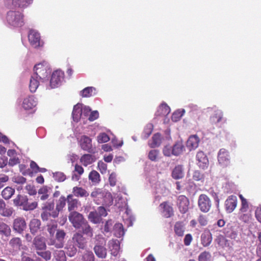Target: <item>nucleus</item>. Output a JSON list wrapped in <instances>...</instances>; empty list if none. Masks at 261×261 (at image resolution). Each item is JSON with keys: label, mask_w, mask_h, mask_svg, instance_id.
I'll return each instance as SVG.
<instances>
[{"label": "nucleus", "mask_w": 261, "mask_h": 261, "mask_svg": "<svg viewBox=\"0 0 261 261\" xmlns=\"http://www.w3.org/2000/svg\"><path fill=\"white\" fill-rule=\"evenodd\" d=\"M33 71V75L38 78L42 83H44L48 80L51 73L50 66L45 62L35 65Z\"/></svg>", "instance_id": "1"}, {"label": "nucleus", "mask_w": 261, "mask_h": 261, "mask_svg": "<svg viewBox=\"0 0 261 261\" xmlns=\"http://www.w3.org/2000/svg\"><path fill=\"white\" fill-rule=\"evenodd\" d=\"M28 197L24 195L18 194L13 200L15 206L19 207L25 211H30L35 210L38 206V202L34 201L29 202Z\"/></svg>", "instance_id": "2"}, {"label": "nucleus", "mask_w": 261, "mask_h": 261, "mask_svg": "<svg viewBox=\"0 0 261 261\" xmlns=\"http://www.w3.org/2000/svg\"><path fill=\"white\" fill-rule=\"evenodd\" d=\"M8 25L16 28L21 27L24 24L23 15L18 11H9L6 16Z\"/></svg>", "instance_id": "3"}, {"label": "nucleus", "mask_w": 261, "mask_h": 261, "mask_svg": "<svg viewBox=\"0 0 261 261\" xmlns=\"http://www.w3.org/2000/svg\"><path fill=\"white\" fill-rule=\"evenodd\" d=\"M90 111L89 107L80 103L76 104L74 106L72 113L73 121L78 122L82 119L84 122V119L87 118Z\"/></svg>", "instance_id": "4"}, {"label": "nucleus", "mask_w": 261, "mask_h": 261, "mask_svg": "<svg viewBox=\"0 0 261 261\" xmlns=\"http://www.w3.org/2000/svg\"><path fill=\"white\" fill-rule=\"evenodd\" d=\"M64 77V72L61 70L55 71L51 75L49 84L46 85V89L56 88L61 85Z\"/></svg>", "instance_id": "5"}, {"label": "nucleus", "mask_w": 261, "mask_h": 261, "mask_svg": "<svg viewBox=\"0 0 261 261\" xmlns=\"http://www.w3.org/2000/svg\"><path fill=\"white\" fill-rule=\"evenodd\" d=\"M96 242L94 247V251L99 258H105L107 256V250L104 247L105 240L101 236H96L95 238Z\"/></svg>", "instance_id": "6"}, {"label": "nucleus", "mask_w": 261, "mask_h": 261, "mask_svg": "<svg viewBox=\"0 0 261 261\" xmlns=\"http://www.w3.org/2000/svg\"><path fill=\"white\" fill-rule=\"evenodd\" d=\"M116 189H111V190L114 195L113 199L115 200V204L119 207L122 206L123 204L124 205H126V202L125 199H123L122 197L121 194L123 193L126 194L125 193V189L123 186L117 185L116 186Z\"/></svg>", "instance_id": "7"}, {"label": "nucleus", "mask_w": 261, "mask_h": 261, "mask_svg": "<svg viewBox=\"0 0 261 261\" xmlns=\"http://www.w3.org/2000/svg\"><path fill=\"white\" fill-rule=\"evenodd\" d=\"M65 236L66 233L64 230L58 229L55 238H51L48 243V245L54 246L57 248H62L64 245Z\"/></svg>", "instance_id": "8"}, {"label": "nucleus", "mask_w": 261, "mask_h": 261, "mask_svg": "<svg viewBox=\"0 0 261 261\" xmlns=\"http://www.w3.org/2000/svg\"><path fill=\"white\" fill-rule=\"evenodd\" d=\"M69 221L76 229H80L81 226L87 221L80 213L77 212H71L69 216Z\"/></svg>", "instance_id": "9"}, {"label": "nucleus", "mask_w": 261, "mask_h": 261, "mask_svg": "<svg viewBox=\"0 0 261 261\" xmlns=\"http://www.w3.org/2000/svg\"><path fill=\"white\" fill-rule=\"evenodd\" d=\"M28 39L31 45L34 48H37L43 45V42L41 40L40 34L35 30L30 31L28 34Z\"/></svg>", "instance_id": "10"}, {"label": "nucleus", "mask_w": 261, "mask_h": 261, "mask_svg": "<svg viewBox=\"0 0 261 261\" xmlns=\"http://www.w3.org/2000/svg\"><path fill=\"white\" fill-rule=\"evenodd\" d=\"M217 158L218 163L221 167H227L230 163L229 153L228 151L224 148H221L219 150L218 153Z\"/></svg>", "instance_id": "11"}, {"label": "nucleus", "mask_w": 261, "mask_h": 261, "mask_svg": "<svg viewBox=\"0 0 261 261\" xmlns=\"http://www.w3.org/2000/svg\"><path fill=\"white\" fill-rule=\"evenodd\" d=\"M198 204L200 210L204 213L209 211L212 205L210 199L205 194L199 196Z\"/></svg>", "instance_id": "12"}, {"label": "nucleus", "mask_w": 261, "mask_h": 261, "mask_svg": "<svg viewBox=\"0 0 261 261\" xmlns=\"http://www.w3.org/2000/svg\"><path fill=\"white\" fill-rule=\"evenodd\" d=\"M79 144L83 150L89 153L94 152L92 147V139L89 137L85 135L82 136L79 141Z\"/></svg>", "instance_id": "13"}, {"label": "nucleus", "mask_w": 261, "mask_h": 261, "mask_svg": "<svg viewBox=\"0 0 261 261\" xmlns=\"http://www.w3.org/2000/svg\"><path fill=\"white\" fill-rule=\"evenodd\" d=\"M72 241L73 244L80 249H84L87 246V240L86 238L79 232H76L73 234Z\"/></svg>", "instance_id": "14"}, {"label": "nucleus", "mask_w": 261, "mask_h": 261, "mask_svg": "<svg viewBox=\"0 0 261 261\" xmlns=\"http://www.w3.org/2000/svg\"><path fill=\"white\" fill-rule=\"evenodd\" d=\"M197 164L199 168L206 169L208 168L209 162L207 157L203 151H198L196 154Z\"/></svg>", "instance_id": "15"}, {"label": "nucleus", "mask_w": 261, "mask_h": 261, "mask_svg": "<svg viewBox=\"0 0 261 261\" xmlns=\"http://www.w3.org/2000/svg\"><path fill=\"white\" fill-rule=\"evenodd\" d=\"M27 228V224L23 218L18 217L14 220L13 228L16 232L21 233Z\"/></svg>", "instance_id": "16"}, {"label": "nucleus", "mask_w": 261, "mask_h": 261, "mask_svg": "<svg viewBox=\"0 0 261 261\" xmlns=\"http://www.w3.org/2000/svg\"><path fill=\"white\" fill-rule=\"evenodd\" d=\"M154 188L155 189L156 194H160L162 196H165L169 194V190L166 187V182L165 181H158L155 187H154ZM160 196L159 195H158L155 196V198L157 199Z\"/></svg>", "instance_id": "17"}, {"label": "nucleus", "mask_w": 261, "mask_h": 261, "mask_svg": "<svg viewBox=\"0 0 261 261\" xmlns=\"http://www.w3.org/2000/svg\"><path fill=\"white\" fill-rule=\"evenodd\" d=\"M177 204L179 211L185 214L189 209V201L188 199L184 195H180L177 199Z\"/></svg>", "instance_id": "18"}, {"label": "nucleus", "mask_w": 261, "mask_h": 261, "mask_svg": "<svg viewBox=\"0 0 261 261\" xmlns=\"http://www.w3.org/2000/svg\"><path fill=\"white\" fill-rule=\"evenodd\" d=\"M108 247L112 255L116 256L119 253L120 247V242L118 240H110L108 243Z\"/></svg>", "instance_id": "19"}, {"label": "nucleus", "mask_w": 261, "mask_h": 261, "mask_svg": "<svg viewBox=\"0 0 261 261\" xmlns=\"http://www.w3.org/2000/svg\"><path fill=\"white\" fill-rule=\"evenodd\" d=\"M237 205V198L234 195L229 196L225 202V209L227 213L232 212Z\"/></svg>", "instance_id": "20"}, {"label": "nucleus", "mask_w": 261, "mask_h": 261, "mask_svg": "<svg viewBox=\"0 0 261 261\" xmlns=\"http://www.w3.org/2000/svg\"><path fill=\"white\" fill-rule=\"evenodd\" d=\"M37 105V99L34 96H28L23 99L22 106L25 110L32 109Z\"/></svg>", "instance_id": "21"}, {"label": "nucleus", "mask_w": 261, "mask_h": 261, "mask_svg": "<svg viewBox=\"0 0 261 261\" xmlns=\"http://www.w3.org/2000/svg\"><path fill=\"white\" fill-rule=\"evenodd\" d=\"M159 207L163 216L169 218L173 214V208L168 202H163L160 205Z\"/></svg>", "instance_id": "22"}, {"label": "nucleus", "mask_w": 261, "mask_h": 261, "mask_svg": "<svg viewBox=\"0 0 261 261\" xmlns=\"http://www.w3.org/2000/svg\"><path fill=\"white\" fill-rule=\"evenodd\" d=\"M105 190L101 189H95L91 193V197L93 200L98 204H102L103 199Z\"/></svg>", "instance_id": "23"}, {"label": "nucleus", "mask_w": 261, "mask_h": 261, "mask_svg": "<svg viewBox=\"0 0 261 261\" xmlns=\"http://www.w3.org/2000/svg\"><path fill=\"white\" fill-rule=\"evenodd\" d=\"M199 139L197 135L191 136L187 142V146L190 150L195 149L198 146Z\"/></svg>", "instance_id": "24"}, {"label": "nucleus", "mask_w": 261, "mask_h": 261, "mask_svg": "<svg viewBox=\"0 0 261 261\" xmlns=\"http://www.w3.org/2000/svg\"><path fill=\"white\" fill-rule=\"evenodd\" d=\"M33 244L37 250H43L46 247L44 238L43 237L36 236L33 240Z\"/></svg>", "instance_id": "25"}, {"label": "nucleus", "mask_w": 261, "mask_h": 261, "mask_svg": "<svg viewBox=\"0 0 261 261\" xmlns=\"http://www.w3.org/2000/svg\"><path fill=\"white\" fill-rule=\"evenodd\" d=\"M9 245L14 250H25L26 246H23L22 242L19 238L15 237L10 240L9 243Z\"/></svg>", "instance_id": "26"}, {"label": "nucleus", "mask_w": 261, "mask_h": 261, "mask_svg": "<svg viewBox=\"0 0 261 261\" xmlns=\"http://www.w3.org/2000/svg\"><path fill=\"white\" fill-rule=\"evenodd\" d=\"M51 192V189L47 186H43L41 188L38 192V194L40 195V198L41 200H45L48 197Z\"/></svg>", "instance_id": "27"}, {"label": "nucleus", "mask_w": 261, "mask_h": 261, "mask_svg": "<svg viewBox=\"0 0 261 261\" xmlns=\"http://www.w3.org/2000/svg\"><path fill=\"white\" fill-rule=\"evenodd\" d=\"M184 176V168L182 165H177L173 169L172 177L175 179L181 178Z\"/></svg>", "instance_id": "28"}, {"label": "nucleus", "mask_w": 261, "mask_h": 261, "mask_svg": "<svg viewBox=\"0 0 261 261\" xmlns=\"http://www.w3.org/2000/svg\"><path fill=\"white\" fill-rule=\"evenodd\" d=\"M41 222L39 219H33L30 222L29 227L30 232L33 234H36L40 229Z\"/></svg>", "instance_id": "29"}, {"label": "nucleus", "mask_w": 261, "mask_h": 261, "mask_svg": "<svg viewBox=\"0 0 261 261\" xmlns=\"http://www.w3.org/2000/svg\"><path fill=\"white\" fill-rule=\"evenodd\" d=\"M212 241V236L209 231H205L201 236V244L204 247H207L210 245Z\"/></svg>", "instance_id": "30"}, {"label": "nucleus", "mask_w": 261, "mask_h": 261, "mask_svg": "<svg viewBox=\"0 0 261 261\" xmlns=\"http://www.w3.org/2000/svg\"><path fill=\"white\" fill-rule=\"evenodd\" d=\"M40 83L42 82L32 74L30 80V91L32 93L35 92L39 86Z\"/></svg>", "instance_id": "31"}, {"label": "nucleus", "mask_w": 261, "mask_h": 261, "mask_svg": "<svg viewBox=\"0 0 261 261\" xmlns=\"http://www.w3.org/2000/svg\"><path fill=\"white\" fill-rule=\"evenodd\" d=\"M185 149L181 141L176 142L172 146V155L178 156L182 153Z\"/></svg>", "instance_id": "32"}, {"label": "nucleus", "mask_w": 261, "mask_h": 261, "mask_svg": "<svg viewBox=\"0 0 261 261\" xmlns=\"http://www.w3.org/2000/svg\"><path fill=\"white\" fill-rule=\"evenodd\" d=\"M114 235L117 238H121L124 235L125 232L122 224L115 223L113 226Z\"/></svg>", "instance_id": "33"}, {"label": "nucleus", "mask_w": 261, "mask_h": 261, "mask_svg": "<svg viewBox=\"0 0 261 261\" xmlns=\"http://www.w3.org/2000/svg\"><path fill=\"white\" fill-rule=\"evenodd\" d=\"M67 201L68 203V208L69 211H71L77 207L79 205V200L73 198L72 195H69L67 197Z\"/></svg>", "instance_id": "34"}, {"label": "nucleus", "mask_w": 261, "mask_h": 261, "mask_svg": "<svg viewBox=\"0 0 261 261\" xmlns=\"http://www.w3.org/2000/svg\"><path fill=\"white\" fill-rule=\"evenodd\" d=\"M80 229H82L83 234H85L87 237L92 238L93 237V228L87 221L81 226Z\"/></svg>", "instance_id": "35"}, {"label": "nucleus", "mask_w": 261, "mask_h": 261, "mask_svg": "<svg viewBox=\"0 0 261 261\" xmlns=\"http://www.w3.org/2000/svg\"><path fill=\"white\" fill-rule=\"evenodd\" d=\"M96 93V89L93 87H88L80 92V95L84 97H91Z\"/></svg>", "instance_id": "36"}, {"label": "nucleus", "mask_w": 261, "mask_h": 261, "mask_svg": "<svg viewBox=\"0 0 261 261\" xmlns=\"http://www.w3.org/2000/svg\"><path fill=\"white\" fill-rule=\"evenodd\" d=\"M84 173L83 168L79 165H75L74 170L72 172V179L74 181H77L80 179V176Z\"/></svg>", "instance_id": "37"}, {"label": "nucleus", "mask_w": 261, "mask_h": 261, "mask_svg": "<svg viewBox=\"0 0 261 261\" xmlns=\"http://www.w3.org/2000/svg\"><path fill=\"white\" fill-rule=\"evenodd\" d=\"M170 112V107L166 103L163 102L159 107L156 112V115L166 116Z\"/></svg>", "instance_id": "38"}, {"label": "nucleus", "mask_w": 261, "mask_h": 261, "mask_svg": "<svg viewBox=\"0 0 261 261\" xmlns=\"http://www.w3.org/2000/svg\"><path fill=\"white\" fill-rule=\"evenodd\" d=\"M88 178L94 185H98L100 181V175L95 170H92L90 172L89 174Z\"/></svg>", "instance_id": "39"}, {"label": "nucleus", "mask_w": 261, "mask_h": 261, "mask_svg": "<svg viewBox=\"0 0 261 261\" xmlns=\"http://www.w3.org/2000/svg\"><path fill=\"white\" fill-rule=\"evenodd\" d=\"M226 237L231 239L237 240L238 236V228L231 226L226 230Z\"/></svg>", "instance_id": "40"}, {"label": "nucleus", "mask_w": 261, "mask_h": 261, "mask_svg": "<svg viewBox=\"0 0 261 261\" xmlns=\"http://www.w3.org/2000/svg\"><path fill=\"white\" fill-rule=\"evenodd\" d=\"M95 161L94 156L90 154H85L83 155L80 161L81 163L85 166H87L91 164Z\"/></svg>", "instance_id": "41"}, {"label": "nucleus", "mask_w": 261, "mask_h": 261, "mask_svg": "<svg viewBox=\"0 0 261 261\" xmlns=\"http://www.w3.org/2000/svg\"><path fill=\"white\" fill-rule=\"evenodd\" d=\"M103 195L104 196L102 204L105 205L106 206L111 205L113 204L114 201L112 194L110 192L105 190Z\"/></svg>", "instance_id": "42"}, {"label": "nucleus", "mask_w": 261, "mask_h": 261, "mask_svg": "<svg viewBox=\"0 0 261 261\" xmlns=\"http://www.w3.org/2000/svg\"><path fill=\"white\" fill-rule=\"evenodd\" d=\"M73 193L76 197H86L88 196V192L81 187H75L73 188Z\"/></svg>", "instance_id": "43"}, {"label": "nucleus", "mask_w": 261, "mask_h": 261, "mask_svg": "<svg viewBox=\"0 0 261 261\" xmlns=\"http://www.w3.org/2000/svg\"><path fill=\"white\" fill-rule=\"evenodd\" d=\"M14 193V189L10 187H7L2 191V196L5 199L8 200L11 198Z\"/></svg>", "instance_id": "44"}, {"label": "nucleus", "mask_w": 261, "mask_h": 261, "mask_svg": "<svg viewBox=\"0 0 261 261\" xmlns=\"http://www.w3.org/2000/svg\"><path fill=\"white\" fill-rule=\"evenodd\" d=\"M11 229L9 225L3 222H0V234L8 237L11 234Z\"/></svg>", "instance_id": "45"}, {"label": "nucleus", "mask_w": 261, "mask_h": 261, "mask_svg": "<svg viewBox=\"0 0 261 261\" xmlns=\"http://www.w3.org/2000/svg\"><path fill=\"white\" fill-rule=\"evenodd\" d=\"M57 212H55L53 211L51 212H48L46 211H43V212L41 214V218L42 220L44 221H47L50 217H51L54 218H57L58 217Z\"/></svg>", "instance_id": "46"}, {"label": "nucleus", "mask_w": 261, "mask_h": 261, "mask_svg": "<svg viewBox=\"0 0 261 261\" xmlns=\"http://www.w3.org/2000/svg\"><path fill=\"white\" fill-rule=\"evenodd\" d=\"M88 219L94 224H98L101 220V217L98 215L95 211L90 212L88 215Z\"/></svg>", "instance_id": "47"}, {"label": "nucleus", "mask_w": 261, "mask_h": 261, "mask_svg": "<svg viewBox=\"0 0 261 261\" xmlns=\"http://www.w3.org/2000/svg\"><path fill=\"white\" fill-rule=\"evenodd\" d=\"M66 199L64 196H61L56 203V207L55 212H57L58 216L59 213L63 210L66 204Z\"/></svg>", "instance_id": "48"}, {"label": "nucleus", "mask_w": 261, "mask_h": 261, "mask_svg": "<svg viewBox=\"0 0 261 261\" xmlns=\"http://www.w3.org/2000/svg\"><path fill=\"white\" fill-rule=\"evenodd\" d=\"M152 143L150 145L151 147L154 148L160 146L162 142V137L160 134L156 133L154 134L152 138Z\"/></svg>", "instance_id": "49"}, {"label": "nucleus", "mask_w": 261, "mask_h": 261, "mask_svg": "<svg viewBox=\"0 0 261 261\" xmlns=\"http://www.w3.org/2000/svg\"><path fill=\"white\" fill-rule=\"evenodd\" d=\"M252 218L251 212H240L239 218L240 220L245 223H248Z\"/></svg>", "instance_id": "50"}, {"label": "nucleus", "mask_w": 261, "mask_h": 261, "mask_svg": "<svg viewBox=\"0 0 261 261\" xmlns=\"http://www.w3.org/2000/svg\"><path fill=\"white\" fill-rule=\"evenodd\" d=\"M174 231L178 236H182L185 231L184 225L181 222H176L174 225Z\"/></svg>", "instance_id": "51"}, {"label": "nucleus", "mask_w": 261, "mask_h": 261, "mask_svg": "<svg viewBox=\"0 0 261 261\" xmlns=\"http://www.w3.org/2000/svg\"><path fill=\"white\" fill-rule=\"evenodd\" d=\"M54 255L57 261H66V256L63 250L55 251L54 253Z\"/></svg>", "instance_id": "52"}, {"label": "nucleus", "mask_w": 261, "mask_h": 261, "mask_svg": "<svg viewBox=\"0 0 261 261\" xmlns=\"http://www.w3.org/2000/svg\"><path fill=\"white\" fill-rule=\"evenodd\" d=\"M185 113L184 109H178L174 112L171 117V119L174 122H177L180 119Z\"/></svg>", "instance_id": "53"}, {"label": "nucleus", "mask_w": 261, "mask_h": 261, "mask_svg": "<svg viewBox=\"0 0 261 261\" xmlns=\"http://www.w3.org/2000/svg\"><path fill=\"white\" fill-rule=\"evenodd\" d=\"M223 117V113L221 111L217 110L215 112L214 115L211 117V120L213 123H218L221 121Z\"/></svg>", "instance_id": "54"}, {"label": "nucleus", "mask_w": 261, "mask_h": 261, "mask_svg": "<svg viewBox=\"0 0 261 261\" xmlns=\"http://www.w3.org/2000/svg\"><path fill=\"white\" fill-rule=\"evenodd\" d=\"M76 247L73 244V245H68L66 247V253L67 255L70 257L74 256L77 252Z\"/></svg>", "instance_id": "55"}, {"label": "nucleus", "mask_w": 261, "mask_h": 261, "mask_svg": "<svg viewBox=\"0 0 261 261\" xmlns=\"http://www.w3.org/2000/svg\"><path fill=\"white\" fill-rule=\"evenodd\" d=\"M55 207V204L54 202L53 201H49V202H46L44 203L43 204V206L42 207V211H46L48 212H51L53 211H55L54 210Z\"/></svg>", "instance_id": "56"}, {"label": "nucleus", "mask_w": 261, "mask_h": 261, "mask_svg": "<svg viewBox=\"0 0 261 261\" xmlns=\"http://www.w3.org/2000/svg\"><path fill=\"white\" fill-rule=\"evenodd\" d=\"M82 261H94V256L92 252L86 251L83 255Z\"/></svg>", "instance_id": "57"}, {"label": "nucleus", "mask_w": 261, "mask_h": 261, "mask_svg": "<svg viewBox=\"0 0 261 261\" xmlns=\"http://www.w3.org/2000/svg\"><path fill=\"white\" fill-rule=\"evenodd\" d=\"M110 139L109 136L105 133H100L97 137V141L99 143L107 142Z\"/></svg>", "instance_id": "58"}, {"label": "nucleus", "mask_w": 261, "mask_h": 261, "mask_svg": "<svg viewBox=\"0 0 261 261\" xmlns=\"http://www.w3.org/2000/svg\"><path fill=\"white\" fill-rule=\"evenodd\" d=\"M114 224V221L111 220H108L105 223L103 227V232L106 234L108 232H111L112 231V227Z\"/></svg>", "instance_id": "59"}, {"label": "nucleus", "mask_w": 261, "mask_h": 261, "mask_svg": "<svg viewBox=\"0 0 261 261\" xmlns=\"http://www.w3.org/2000/svg\"><path fill=\"white\" fill-rule=\"evenodd\" d=\"M4 2L6 7L8 8H14L18 7V2L19 0H0Z\"/></svg>", "instance_id": "60"}, {"label": "nucleus", "mask_w": 261, "mask_h": 261, "mask_svg": "<svg viewBox=\"0 0 261 261\" xmlns=\"http://www.w3.org/2000/svg\"><path fill=\"white\" fill-rule=\"evenodd\" d=\"M53 177L55 180L59 182H62L64 181L66 178V175L61 172H56L54 173Z\"/></svg>", "instance_id": "61"}, {"label": "nucleus", "mask_w": 261, "mask_h": 261, "mask_svg": "<svg viewBox=\"0 0 261 261\" xmlns=\"http://www.w3.org/2000/svg\"><path fill=\"white\" fill-rule=\"evenodd\" d=\"M14 212V210L11 207H5V208L2 211L0 214L4 217H10L12 216Z\"/></svg>", "instance_id": "62"}, {"label": "nucleus", "mask_w": 261, "mask_h": 261, "mask_svg": "<svg viewBox=\"0 0 261 261\" xmlns=\"http://www.w3.org/2000/svg\"><path fill=\"white\" fill-rule=\"evenodd\" d=\"M37 254L45 260L48 261L51 258V252L49 251H37Z\"/></svg>", "instance_id": "63"}, {"label": "nucleus", "mask_w": 261, "mask_h": 261, "mask_svg": "<svg viewBox=\"0 0 261 261\" xmlns=\"http://www.w3.org/2000/svg\"><path fill=\"white\" fill-rule=\"evenodd\" d=\"M153 129V125L152 124H148L145 126L144 132H143V137L145 139H147L151 134Z\"/></svg>", "instance_id": "64"}]
</instances>
